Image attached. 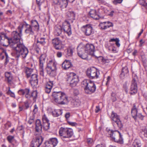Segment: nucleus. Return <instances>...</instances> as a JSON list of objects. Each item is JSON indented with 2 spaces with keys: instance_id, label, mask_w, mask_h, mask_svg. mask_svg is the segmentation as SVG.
I'll return each mask as SVG.
<instances>
[{
  "instance_id": "1",
  "label": "nucleus",
  "mask_w": 147,
  "mask_h": 147,
  "mask_svg": "<svg viewBox=\"0 0 147 147\" xmlns=\"http://www.w3.org/2000/svg\"><path fill=\"white\" fill-rule=\"evenodd\" d=\"M20 28V26L18 27L19 32L17 31L12 32L11 38H9L5 34L1 33L0 34L1 42L5 46H7L10 45L16 55H27L28 53V50L20 42L22 35V30Z\"/></svg>"
},
{
  "instance_id": "2",
  "label": "nucleus",
  "mask_w": 147,
  "mask_h": 147,
  "mask_svg": "<svg viewBox=\"0 0 147 147\" xmlns=\"http://www.w3.org/2000/svg\"><path fill=\"white\" fill-rule=\"evenodd\" d=\"M52 96L54 101L58 104L65 105L68 102V97L63 92H54L53 93Z\"/></svg>"
},
{
  "instance_id": "3",
  "label": "nucleus",
  "mask_w": 147,
  "mask_h": 147,
  "mask_svg": "<svg viewBox=\"0 0 147 147\" xmlns=\"http://www.w3.org/2000/svg\"><path fill=\"white\" fill-rule=\"evenodd\" d=\"M59 134L63 141L68 142L73 134V130L70 128L61 127L59 131Z\"/></svg>"
},
{
  "instance_id": "4",
  "label": "nucleus",
  "mask_w": 147,
  "mask_h": 147,
  "mask_svg": "<svg viewBox=\"0 0 147 147\" xmlns=\"http://www.w3.org/2000/svg\"><path fill=\"white\" fill-rule=\"evenodd\" d=\"M82 84L85 86L84 90L86 94H91L96 91V87L93 82L85 80L82 82Z\"/></svg>"
},
{
  "instance_id": "5",
  "label": "nucleus",
  "mask_w": 147,
  "mask_h": 147,
  "mask_svg": "<svg viewBox=\"0 0 147 147\" xmlns=\"http://www.w3.org/2000/svg\"><path fill=\"white\" fill-rule=\"evenodd\" d=\"M57 63L55 60L49 61L47 64L46 70L47 74L50 76L55 77L57 74Z\"/></svg>"
},
{
  "instance_id": "6",
  "label": "nucleus",
  "mask_w": 147,
  "mask_h": 147,
  "mask_svg": "<svg viewBox=\"0 0 147 147\" xmlns=\"http://www.w3.org/2000/svg\"><path fill=\"white\" fill-rule=\"evenodd\" d=\"M111 137L115 142L120 144L123 143V139L122 136L120 133L117 130H109L108 131Z\"/></svg>"
},
{
  "instance_id": "7",
  "label": "nucleus",
  "mask_w": 147,
  "mask_h": 147,
  "mask_svg": "<svg viewBox=\"0 0 147 147\" xmlns=\"http://www.w3.org/2000/svg\"><path fill=\"white\" fill-rule=\"evenodd\" d=\"M67 81L69 82L70 86L74 87L76 85L79 81L77 75L74 73H70L67 75Z\"/></svg>"
},
{
  "instance_id": "8",
  "label": "nucleus",
  "mask_w": 147,
  "mask_h": 147,
  "mask_svg": "<svg viewBox=\"0 0 147 147\" xmlns=\"http://www.w3.org/2000/svg\"><path fill=\"white\" fill-rule=\"evenodd\" d=\"M138 80L137 76L135 74L132 75V80L130 89V93L131 94H134L137 92V82Z\"/></svg>"
},
{
  "instance_id": "9",
  "label": "nucleus",
  "mask_w": 147,
  "mask_h": 147,
  "mask_svg": "<svg viewBox=\"0 0 147 147\" xmlns=\"http://www.w3.org/2000/svg\"><path fill=\"white\" fill-rule=\"evenodd\" d=\"M86 74L90 79L97 78L98 77L99 72L96 68L93 67L87 69Z\"/></svg>"
},
{
  "instance_id": "10",
  "label": "nucleus",
  "mask_w": 147,
  "mask_h": 147,
  "mask_svg": "<svg viewBox=\"0 0 147 147\" xmlns=\"http://www.w3.org/2000/svg\"><path fill=\"white\" fill-rule=\"evenodd\" d=\"M111 118L113 121L112 123L113 125H117L119 128H121L123 127V125L120 121L119 116L113 111L112 112Z\"/></svg>"
},
{
  "instance_id": "11",
  "label": "nucleus",
  "mask_w": 147,
  "mask_h": 147,
  "mask_svg": "<svg viewBox=\"0 0 147 147\" xmlns=\"http://www.w3.org/2000/svg\"><path fill=\"white\" fill-rule=\"evenodd\" d=\"M138 106L136 104H134L131 111V114L132 117L135 119L137 117L142 120L144 116L141 113H139L137 109Z\"/></svg>"
},
{
  "instance_id": "12",
  "label": "nucleus",
  "mask_w": 147,
  "mask_h": 147,
  "mask_svg": "<svg viewBox=\"0 0 147 147\" xmlns=\"http://www.w3.org/2000/svg\"><path fill=\"white\" fill-rule=\"evenodd\" d=\"M43 140V138L40 135L36 136L32 141L31 147H39L42 143Z\"/></svg>"
},
{
  "instance_id": "13",
  "label": "nucleus",
  "mask_w": 147,
  "mask_h": 147,
  "mask_svg": "<svg viewBox=\"0 0 147 147\" xmlns=\"http://www.w3.org/2000/svg\"><path fill=\"white\" fill-rule=\"evenodd\" d=\"M83 32L86 36H89L94 33V31L90 24H87L83 26L82 28Z\"/></svg>"
},
{
  "instance_id": "14",
  "label": "nucleus",
  "mask_w": 147,
  "mask_h": 147,
  "mask_svg": "<svg viewBox=\"0 0 147 147\" xmlns=\"http://www.w3.org/2000/svg\"><path fill=\"white\" fill-rule=\"evenodd\" d=\"M65 33H66L68 36L71 34V28L69 23L67 21H65L62 24V29Z\"/></svg>"
},
{
  "instance_id": "15",
  "label": "nucleus",
  "mask_w": 147,
  "mask_h": 147,
  "mask_svg": "<svg viewBox=\"0 0 147 147\" xmlns=\"http://www.w3.org/2000/svg\"><path fill=\"white\" fill-rule=\"evenodd\" d=\"M58 143L57 138H50L49 141L45 142V147H54Z\"/></svg>"
},
{
  "instance_id": "16",
  "label": "nucleus",
  "mask_w": 147,
  "mask_h": 147,
  "mask_svg": "<svg viewBox=\"0 0 147 147\" xmlns=\"http://www.w3.org/2000/svg\"><path fill=\"white\" fill-rule=\"evenodd\" d=\"M94 47L92 44H86L85 49V53L90 55H94Z\"/></svg>"
},
{
  "instance_id": "17",
  "label": "nucleus",
  "mask_w": 147,
  "mask_h": 147,
  "mask_svg": "<svg viewBox=\"0 0 147 147\" xmlns=\"http://www.w3.org/2000/svg\"><path fill=\"white\" fill-rule=\"evenodd\" d=\"M23 26H25L26 28L25 30V32L29 35H33L34 34V30L32 27L29 24H28L26 22L22 26V28H23Z\"/></svg>"
},
{
  "instance_id": "18",
  "label": "nucleus",
  "mask_w": 147,
  "mask_h": 147,
  "mask_svg": "<svg viewBox=\"0 0 147 147\" xmlns=\"http://www.w3.org/2000/svg\"><path fill=\"white\" fill-rule=\"evenodd\" d=\"M52 43L56 49H61L62 48L61 42L57 38L52 40Z\"/></svg>"
},
{
  "instance_id": "19",
  "label": "nucleus",
  "mask_w": 147,
  "mask_h": 147,
  "mask_svg": "<svg viewBox=\"0 0 147 147\" xmlns=\"http://www.w3.org/2000/svg\"><path fill=\"white\" fill-rule=\"evenodd\" d=\"M38 76L36 74H32L30 80V82L32 85L36 86L38 84Z\"/></svg>"
},
{
  "instance_id": "20",
  "label": "nucleus",
  "mask_w": 147,
  "mask_h": 147,
  "mask_svg": "<svg viewBox=\"0 0 147 147\" xmlns=\"http://www.w3.org/2000/svg\"><path fill=\"white\" fill-rule=\"evenodd\" d=\"M72 67L70 61L69 60H65L62 64V68L65 70H67L68 69L71 68Z\"/></svg>"
},
{
  "instance_id": "21",
  "label": "nucleus",
  "mask_w": 147,
  "mask_h": 147,
  "mask_svg": "<svg viewBox=\"0 0 147 147\" xmlns=\"http://www.w3.org/2000/svg\"><path fill=\"white\" fill-rule=\"evenodd\" d=\"M128 68L127 66H125L122 68L120 76L121 78H123L125 77H127L128 76Z\"/></svg>"
},
{
  "instance_id": "22",
  "label": "nucleus",
  "mask_w": 147,
  "mask_h": 147,
  "mask_svg": "<svg viewBox=\"0 0 147 147\" xmlns=\"http://www.w3.org/2000/svg\"><path fill=\"white\" fill-rule=\"evenodd\" d=\"M32 28L34 31H38L39 30V26L38 22L36 20H32L31 21Z\"/></svg>"
},
{
  "instance_id": "23",
  "label": "nucleus",
  "mask_w": 147,
  "mask_h": 147,
  "mask_svg": "<svg viewBox=\"0 0 147 147\" xmlns=\"http://www.w3.org/2000/svg\"><path fill=\"white\" fill-rule=\"evenodd\" d=\"M53 84V81H49L45 85V91L47 93H49L51 91Z\"/></svg>"
},
{
  "instance_id": "24",
  "label": "nucleus",
  "mask_w": 147,
  "mask_h": 147,
  "mask_svg": "<svg viewBox=\"0 0 147 147\" xmlns=\"http://www.w3.org/2000/svg\"><path fill=\"white\" fill-rule=\"evenodd\" d=\"M90 16L94 19L97 20L99 19V16L97 13L96 11L94 9H91L89 12Z\"/></svg>"
},
{
  "instance_id": "25",
  "label": "nucleus",
  "mask_w": 147,
  "mask_h": 147,
  "mask_svg": "<svg viewBox=\"0 0 147 147\" xmlns=\"http://www.w3.org/2000/svg\"><path fill=\"white\" fill-rule=\"evenodd\" d=\"M42 125L41 124V122L39 119H37L36 122V130L37 132L40 131L42 128Z\"/></svg>"
},
{
  "instance_id": "26",
  "label": "nucleus",
  "mask_w": 147,
  "mask_h": 147,
  "mask_svg": "<svg viewBox=\"0 0 147 147\" xmlns=\"http://www.w3.org/2000/svg\"><path fill=\"white\" fill-rule=\"evenodd\" d=\"M55 33L57 36H59L62 32V27L60 26H56L55 28Z\"/></svg>"
},
{
  "instance_id": "27",
  "label": "nucleus",
  "mask_w": 147,
  "mask_h": 147,
  "mask_svg": "<svg viewBox=\"0 0 147 147\" xmlns=\"http://www.w3.org/2000/svg\"><path fill=\"white\" fill-rule=\"evenodd\" d=\"M141 143L140 140L138 139H135L131 147H141Z\"/></svg>"
},
{
  "instance_id": "28",
  "label": "nucleus",
  "mask_w": 147,
  "mask_h": 147,
  "mask_svg": "<svg viewBox=\"0 0 147 147\" xmlns=\"http://www.w3.org/2000/svg\"><path fill=\"white\" fill-rule=\"evenodd\" d=\"M25 72L26 77L28 78L30 77L31 74H33V69L31 68L26 67L25 68Z\"/></svg>"
},
{
  "instance_id": "29",
  "label": "nucleus",
  "mask_w": 147,
  "mask_h": 147,
  "mask_svg": "<svg viewBox=\"0 0 147 147\" xmlns=\"http://www.w3.org/2000/svg\"><path fill=\"white\" fill-rule=\"evenodd\" d=\"M52 115L54 117H57L62 114V112L60 109L55 110L52 112Z\"/></svg>"
},
{
  "instance_id": "30",
  "label": "nucleus",
  "mask_w": 147,
  "mask_h": 147,
  "mask_svg": "<svg viewBox=\"0 0 147 147\" xmlns=\"http://www.w3.org/2000/svg\"><path fill=\"white\" fill-rule=\"evenodd\" d=\"M5 76L7 80V81L9 83L12 80V76L10 72H6L5 73Z\"/></svg>"
},
{
  "instance_id": "31",
  "label": "nucleus",
  "mask_w": 147,
  "mask_h": 147,
  "mask_svg": "<svg viewBox=\"0 0 147 147\" xmlns=\"http://www.w3.org/2000/svg\"><path fill=\"white\" fill-rule=\"evenodd\" d=\"M75 51V49L74 47H70L67 49V54L68 55H72Z\"/></svg>"
},
{
  "instance_id": "32",
  "label": "nucleus",
  "mask_w": 147,
  "mask_h": 147,
  "mask_svg": "<svg viewBox=\"0 0 147 147\" xmlns=\"http://www.w3.org/2000/svg\"><path fill=\"white\" fill-rule=\"evenodd\" d=\"M46 56H40L39 57V66L42 67L43 66V63L45 62Z\"/></svg>"
},
{
  "instance_id": "33",
  "label": "nucleus",
  "mask_w": 147,
  "mask_h": 147,
  "mask_svg": "<svg viewBox=\"0 0 147 147\" xmlns=\"http://www.w3.org/2000/svg\"><path fill=\"white\" fill-rule=\"evenodd\" d=\"M67 15L68 17L71 19H74L75 14L74 12L72 11H69L67 12Z\"/></svg>"
},
{
  "instance_id": "34",
  "label": "nucleus",
  "mask_w": 147,
  "mask_h": 147,
  "mask_svg": "<svg viewBox=\"0 0 147 147\" xmlns=\"http://www.w3.org/2000/svg\"><path fill=\"white\" fill-rule=\"evenodd\" d=\"M30 90L29 89H25L24 95L26 98H29L31 97V94L30 93Z\"/></svg>"
},
{
  "instance_id": "35",
  "label": "nucleus",
  "mask_w": 147,
  "mask_h": 147,
  "mask_svg": "<svg viewBox=\"0 0 147 147\" xmlns=\"http://www.w3.org/2000/svg\"><path fill=\"white\" fill-rule=\"evenodd\" d=\"M42 125L44 129L45 130H47L49 128L50 123L49 122L43 123V125Z\"/></svg>"
},
{
  "instance_id": "36",
  "label": "nucleus",
  "mask_w": 147,
  "mask_h": 147,
  "mask_svg": "<svg viewBox=\"0 0 147 147\" xmlns=\"http://www.w3.org/2000/svg\"><path fill=\"white\" fill-rule=\"evenodd\" d=\"M31 97H33V100L35 101L37 96V92L36 90L34 91L31 94Z\"/></svg>"
},
{
  "instance_id": "37",
  "label": "nucleus",
  "mask_w": 147,
  "mask_h": 147,
  "mask_svg": "<svg viewBox=\"0 0 147 147\" xmlns=\"http://www.w3.org/2000/svg\"><path fill=\"white\" fill-rule=\"evenodd\" d=\"M8 88V90L7 92V94L10 95L11 97L15 98L16 96L14 93L11 91L10 87H9Z\"/></svg>"
},
{
  "instance_id": "38",
  "label": "nucleus",
  "mask_w": 147,
  "mask_h": 147,
  "mask_svg": "<svg viewBox=\"0 0 147 147\" xmlns=\"http://www.w3.org/2000/svg\"><path fill=\"white\" fill-rule=\"evenodd\" d=\"M105 25V22H101L99 24V26L101 29L105 30L107 29V26Z\"/></svg>"
},
{
  "instance_id": "39",
  "label": "nucleus",
  "mask_w": 147,
  "mask_h": 147,
  "mask_svg": "<svg viewBox=\"0 0 147 147\" xmlns=\"http://www.w3.org/2000/svg\"><path fill=\"white\" fill-rule=\"evenodd\" d=\"M45 38H39L37 39V43H39L42 45H44L45 43Z\"/></svg>"
},
{
  "instance_id": "40",
  "label": "nucleus",
  "mask_w": 147,
  "mask_h": 147,
  "mask_svg": "<svg viewBox=\"0 0 147 147\" xmlns=\"http://www.w3.org/2000/svg\"><path fill=\"white\" fill-rule=\"evenodd\" d=\"M7 139L9 143H12L14 140V136L9 135L7 137Z\"/></svg>"
},
{
  "instance_id": "41",
  "label": "nucleus",
  "mask_w": 147,
  "mask_h": 147,
  "mask_svg": "<svg viewBox=\"0 0 147 147\" xmlns=\"http://www.w3.org/2000/svg\"><path fill=\"white\" fill-rule=\"evenodd\" d=\"M142 131L143 133V135L144 137L146 138L145 140H147V127L142 128Z\"/></svg>"
},
{
  "instance_id": "42",
  "label": "nucleus",
  "mask_w": 147,
  "mask_h": 147,
  "mask_svg": "<svg viewBox=\"0 0 147 147\" xmlns=\"http://www.w3.org/2000/svg\"><path fill=\"white\" fill-rule=\"evenodd\" d=\"M105 26H107V29L110 27H113V26L112 22L109 21L105 22Z\"/></svg>"
},
{
  "instance_id": "43",
  "label": "nucleus",
  "mask_w": 147,
  "mask_h": 147,
  "mask_svg": "<svg viewBox=\"0 0 147 147\" xmlns=\"http://www.w3.org/2000/svg\"><path fill=\"white\" fill-rule=\"evenodd\" d=\"M73 103L75 107H78L80 104V102L78 99H76L74 100H73Z\"/></svg>"
},
{
  "instance_id": "44",
  "label": "nucleus",
  "mask_w": 147,
  "mask_h": 147,
  "mask_svg": "<svg viewBox=\"0 0 147 147\" xmlns=\"http://www.w3.org/2000/svg\"><path fill=\"white\" fill-rule=\"evenodd\" d=\"M42 120L43 123H44L45 122H49V120L45 114H44L42 116Z\"/></svg>"
},
{
  "instance_id": "45",
  "label": "nucleus",
  "mask_w": 147,
  "mask_h": 147,
  "mask_svg": "<svg viewBox=\"0 0 147 147\" xmlns=\"http://www.w3.org/2000/svg\"><path fill=\"white\" fill-rule=\"evenodd\" d=\"M140 4L144 7H147V3H146L144 0H140Z\"/></svg>"
},
{
  "instance_id": "46",
  "label": "nucleus",
  "mask_w": 147,
  "mask_h": 147,
  "mask_svg": "<svg viewBox=\"0 0 147 147\" xmlns=\"http://www.w3.org/2000/svg\"><path fill=\"white\" fill-rule=\"evenodd\" d=\"M39 69L40 74L43 76H44V73L43 71V66H42V67H41V66H39Z\"/></svg>"
},
{
  "instance_id": "47",
  "label": "nucleus",
  "mask_w": 147,
  "mask_h": 147,
  "mask_svg": "<svg viewBox=\"0 0 147 147\" xmlns=\"http://www.w3.org/2000/svg\"><path fill=\"white\" fill-rule=\"evenodd\" d=\"M123 1V0H113V3L114 4L116 5L118 4L121 3Z\"/></svg>"
},
{
  "instance_id": "48",
  "label": "nucleus",
  "mask_w": 147,
  "mask_h": 147,
  "mask_svg": "<svg viewBox=\"0 0 147 147\" xmlns=\"http://www.w3.org/2000/svg\"><path fill=\"white\" fill-rule=\"evenodd\" d=\"M79 56L84 60H88L90 59V58H89L88 56Z\"/></svg>"
},
{
  "instance_id": "49",
  "label": "nucleus",
  "mask_w": 147,
  "mask_h": 147,
  "mask_svg": "<svg viewBox=\"0 0 147 147\" xmlns=\"http://www.w3.org/2000/svg\"><path fill=\"white\" fill-rule=\"evenodd\" d=\"M95 56L96 58H98L99 60L101 61L102 62H106V60L104 59L103 57L102 56H100L99 57H97L96 56Z\"/></svg>"
},
{
  "instance_id": "50",
  "label": "nucleus",
  "mask_w": 147,
  "mask_h": 147,
  "mask_svg": "<svg viewBox=\"0 0 147 147\" xmlns=\"http://www.w3.org/2000/svg\"><path fill=\"white\" fill-rule=\"evenodd\" d=\"M25 89L20 90L18 92V93L20 95H24Z\"/></svg>"
},
{
  "instance_id": "51",
  "label": "nucleus",
  "mask_w": 147,
  "mask_h": 147,
  "mask_svg": "<svg viewBox=\"0 0 147 147\" xmlns=\"http://www.w3.org/2000/svg\"><path fill=\"white\" fill-rule=\"evenodd\" d=\"M34 109L33 111V113L34 114L36 113L38 111V107L36 105H35L34 106Z\"/></svg>"
},
{
  "instance_id": "52",
  "label": "nucleus",
  "mask_w": 147,
  "mask_h": 147,
  "mask_svg": "<svg viewBox=\"0 0 147 147\" xmlns=\"http://www.w3.org/2000/svg\"><path fill=\"white\" fill-rule=\"evenodd\" d=\"M87 142L88 144H90L93 142V140L91 138H88L87 139Z\"/></svg>"
},
{
  "instance_id": "53",
  "label": "nucleus",
  "mask_w": 147,
  "mask_h": 147,
  "mask_svg": "<svg viewBox=\"0 0 147 147\" xmlns=\"http://www.w3.org/2000/svg\"><path fill=\"white\" fill-rule=\"evenodd\" d=\"M73 93L75 95H77L79 94V91L77 89H74Z\"/></svg>"
},
{
  "instance_id": "54",
  "label": "nucleus",
  "mask_w": 147,
  "mask_h": 147,
  "mask_svg": "<svg viewBox=\"0 0 147 147\" xmlns=\"http://www.w3.org/2000/svg\"><path fill=\"white\" fill-rule=\"evenodd\" d=\"M70 116V113L69 112L66 113L65 115V117L67 119H68Z\"/></svg>"
},
{
  "instance_id": "55",
  "label": "nucleus",
  "mask_w": 147,
  "mask_h": 147,
  "mask_svg": "<svg viewBox=\"0 0 147 147\" xmlns=\"http://www.w3.org/2000/svg\"><path fill=\"white\" fill-rule=\"evenodd\" d=\"M119 39L115 42V44L118 47H119L120 45V44L119 43Z\"/></svg>"
},
{
  "instance_id": "56",
  "label": "nucleus",
  "mask_w": 147,
  "mask_h": 147,
  "mask_svg": "<svg viewBox=\"0 0 147 147\" xmlns=\"http://www.w3.org/2000/svg\"><path fill=\"white\" fill-rule=\"evenodd\" d=\"M100 110L99 106H98L96 107V109H95V112L96 113H98Z\"/></svg>"
},
{
  "instance_id": "57",
  "label": "nucleus",
  "mask_w": 147,
  "mask_h": 147,
  "mask_svg": "<svg viewBox=\"0 0 147 147\" xmlns=\"http://www.w3.org/2000/svg\"><path fill=\"white\" fill-rule=\"evenodd\" d=\"M68 123L69 125H71L72 126H74L76 125H77L76 123L75 122H68Z\"/></svg>"
},
{
  "instance_id": "58",
  "label": "nucleus",
  "mask_w": 147,
  "mask_h": 147,
  "mask_svg": "<svg viewBox=\"0 0 147 147\" xmlns=\"http://www.w3.org/2000/svg\"><path fill=\"white\" fill-rule=\"evenodd\" d=\"M24 105H25V107H26V109L28 108L29 107V104L28 102L27 101L25 102Z\"/></svg>"
},
{
  "instance_id": "59",
  "label": "nucleus",
  "mask_w": 147,
  "mask_h": 147,
  "mask_svg": "<svg viewBox=\"0 0 147 147\" xmlns=\"http://www.w3.org/2000/svg\"><path fill=\"white\" fill-rule=\"evenodd\" d=\"M123 88L124 89L125 91L126 92V93H127L128 92V89L127 87V86L126 85H124L123 86Z\"/></svg>"
},
{
  "instance_id": "60",
  "label": "nucleus",
  "mask_w": 147,
  "mask_h": 147,
  "mask_svg": "<svg viewBox=\"0 0 147 147\" xmlns=\"http://www.w3.org/2000/svg\"><path fill=\"white\" fill-rule=\"evenodd\" d=\"M39 1H39L40 3H39V4H38V3L36 1V2L37 4L38 5V8H39V10H40V6L42 3V2L41 1V0H40Z\"/></svg>"
},
{
  "instance_id": "61",
  "label": "nucleus",
  "mask_w": 147,
  "mask_h": 147,
  "mask_svg": "<svg viewBox=\"0 0 147 147\" xmlns=\"http://www.w3.org/2000/svg\"><path fill=\"white\" fill-rule=\"evenodd\" d=\"M110 79H111L110 77L109 76H108L107 77V81L106 83V85H108L109 84V81L110 80Z\"/></svg>"
},
{
  "instance_id": "62",
  "label": "nucleus",
  "mask_w": 147,
  "mask_h": 147,
  "mask_svg": "<svg viewBox=\"0 0 147 147\" xmlns=\"http://www.w3.org/2000/svg\"><path fill=\"white\" fill-rule=\"evenodd\" d=\"M6 56V59H5L6 61L5 62V65H7V63H8V62L9 61V59H8L9 57H8V56Z\"/></svg>"
},
{
  "instance_id": "63",
  "label": "nucleus",
  "mask_w": 147,
  "mask_h": 147,
  "mask_svg": "<svg viewBox=\"0 0 147 147\" xmlns=\"http://www.w3.org/2000/svg\"><path fill=\"white\" fill-rule=\"evenodd\" d=\"M95 147H105V146L102 144H99L97 145Z\"/></svg>"
},
{
  "instance_id": "64",
  "label": "nucleus",
  "mask_w": 147,
  "mask_h": 147,
  "mask_svg": "<svg viewBox=\"0 0 147 147\" xmlns=\"http://www.w3.org/2000/svg\"><path fill=\"white\" fill-rule=\"evenodd\" d=\"M114 12H115L114 11H112L109 14V15L111 17L112 16H113V14L114 13Z\"/></svg>"
}]
</instances>
